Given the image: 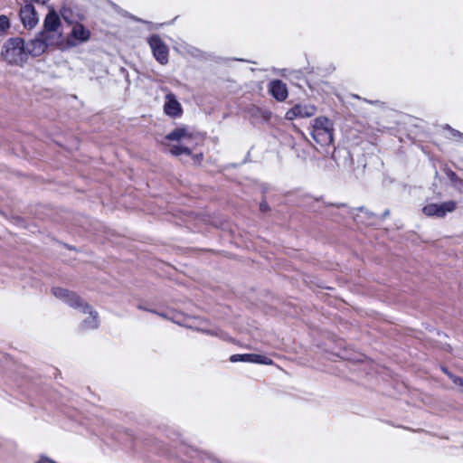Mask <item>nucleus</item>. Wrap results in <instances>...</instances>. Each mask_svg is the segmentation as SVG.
<instances>
[{
	"mask_svg": "<svg viewBox=\"0 0 463 463\" xmlns=\"http://www.w3.org/2000/svg\"><path fill=\"white\" fill-rule=\"evenodd\" d=\"M202 157V154L196 156V159L199 160Z\"/></svg>",
	"mask_w": 463,
	"mask_h": 463,
	"instance_id": "nucleus-24",
	"label": "nucleus"
},
{
	"mask_svg": "<svg viewBox=\"0 0 463 463\" xmlns=\"http://www.w3.org/2000/svg\"><path fill=\"white\" fill-rule=\"evenodd\" d=\"M444 372L446 373H448V375L452 379V381L454 382L455 384H458V385H462L463 384V380L461 378L451 375L445 369H444Z\"/></svg>",
	"mask_w": 463,
	"mask_h": 463,
	"instance_id": "nucleus-21",
	"label": "nucleus"
},
{
	"mask_svg": "<svg viewBox=\"0 0 463 463\" xmlns=\"http://www.w3.org/2000/svg\"><path fill=\"white\" fill-rule=\"evenodd\" d=\"M43 28L49 31L62 32L61 17L52 5L48 6V13L43 19Z\"/></svg>",
	"mask_w": 463,
	"mask_h": 463,
	"instance_id": "nucleus-13",
	"label": "nucleus"
},
{
	"mask_svg": "<svg viewBox=\"0 0 463 463\" xmlns=\"http://www.w3.org/2000/svg\"><path fill=\"white\" fill-rule=\"evenodd\" d=\"M165 138L171 143L168 144V151L173 156L190 155L199 146L203 137L188 127L175 128Z\"/></svg>",
	"mask_w": 463,
	"mask_h": 463,
	"instance_id": "nucleus-1",
	"label": "nucleus"
},
{
	"mask_svg": "<svg viewBox=\"0 0 463 463\" xmlns=\"http://www.w3.org/2000/svg\"><path fill=\"white\" fill-rule=\"evenodd\" d=\"M19 17L25 29L32 30L39 23V14L32 4H25L20 8Z\"/></svg>",
	"mask_w": 463,
	"mask_h": 463,
	"instance_id": "nucleus-7",
	"label": "nucleus"
},
{
	"mask_svg": "<svg viewBox=\"0 0 463 463\" xmlns=\"http://www.w3.org/2000/svg\"><path fill=\"white\" fill-rule=\"evenodd\" d=\"M230 361L232 363L244 362L266 365H270L273 364V361L269 356L260 354H237L232 355L230 357Z\"/></svg>",
	"mask_w": 463,
	"mask_h": 463,
	"instance_id": "nucleus-10",
	"label": "nucleus"
},
{
	"mask_svg": "<svg viewBox=\"0 0 463 463\" xmlns=\"http://www.w3.org/2000/svg\"><path fill=\"white\" fill-rule=\"evenodd\" d=\"M78 309H80L84 315H87L81 323L82 329L92 330L99 326L98 313L88 304L83 302Z\"/></svg>",
	"mask_w": 463,
	"mask_h": 463,
	"instance_id": "nucleus-12",
	"label": "nucleus"
},
{
	"mask_svg": "<svg viewBox=\"0 0 463 463\" xmlns=\"http://www.w3.org/2000/svg\"><path fill=\"white\" fill-rule=\"evenodd\" d=\"M147 43L155 59L162 65L168 62V47L158 35H152Z\"/></svg>",
	"mask_w": 463,
	"mask_h": 463,
	"instance_id": "nucleus-5",
	"label": "nucleus"
},
{
	"mask_svg": "<svg viewBox=\"0 0 463 463\" xmlns=\"http://www.w3.org/2000/svg\"><path fill=\"white\" fill-rule=\"evenodd\" d=\"M10 27V20L6 15H0V33L5 32Z\"/></svg>",
	"mask_w": 463,
	"mask_h": 463,
	"instance_id": "nucleus-18",
	"label": "nucleus"
},
{
	"mask_svg": "<svg viewBox=\"0 0 463 463\" xmlns=\"http://www.w3.org/2000/svg\"><path fill=\"white\" fill-rule=\"evenodd\" d=\"M456 209V203L453 201L444 202L442 203H429L422 208L426 216L442 218L448 213H452Z\"/></svg>",
	"mask_w": 463,
	"mask_h": 463,
	"instance_id": "nucleus-6",
	"label": "nucleus"
},
{
	"mask_svg": "<svg viewBox=\"0 0 463 463\" xmlns=\"http://www.w3.org/2000/svg\"><path fill=\"white\" fill-rule=\"evenodd\" d=\"M24 2H34L38 5H46L50 0H24Z\"/></svg>",
	"mask_w": 463,
	"mask_h": 463,
	"instance_id": "nucleus-23",
	"label": "nucleus"
},
{
	"mask_svg": "<svg viewBox=\"0 0 463 463\" xmlns=\"http://www.w3.org/2000/svg\"><path fill=\"white\" fill-rule=\"evenodd\" d=\"M312 137L321 146L333 142V123L326 117H318L313 121Z\"/></svg>",
	"mask_w": 463,
	"mask_h": 463,
	"instance_id": "nucleus-3",
	"label": "nucleus"
},
{
	"mask_svg": "<svg viewBox=\"0 0 463 463\" xmlns=\"http://www.w3.org/2000/svg\"><path fill=\"white\" fill-rule=\"evenodd\" d=\"M451 136L455 137H463V134L456 129L449 128Z\"/></svg>",
	"mask_w": 463,
	"mask_h": 463,
	"instance_id": "nucleus-22",
	"label": "nucleus"
},
{
	"mask_svg": "<svg viewBox=\"0 0 463 463\" xmlns=\"http://www.w3.org/2000/svg\"><path fill=\"white\" fill-rule=\"evenodd\" d=\"M39 34L49 47H55L62 51L65 50V37L63 36V32L49 31L42 28Z\"/></svg>",
	"mask_w": 463,
	"mask_h": 463,
	"instance_id": "nucleus-9",
	"label": "nucleus"
},
{
	"mask_svg": "<svg viewBox=\"0 0 463 463\" xmlns=\"http://www.w3.org/2000/svg\"><path fill=\"white\" fill-rule=\"evenodd\" d=\"M48 48H49V46L44 42V40L41 37L39 33L36 34V36L33 39L30 40L25 44V51L27 52V56L28 55H32L34 57L40 56L43 53H44Z\"/></svg>",
	"mask_w": 463,
	"mask_h": 463,
	"instance_id": "nucleus-14",
	"label": "nucleus"
},
{
	"mask_svg": "<svg viewBox=\"0 0 463 463\" xmlns=\"http://www.w3.org/2000/svg\"><path fill=\"white\" fill-rule=\"evenodd\" d=\"M1 56L9 64L22 66L28 58L24 41L19 37L10 38L4 43Z\"/></svg>",
	"mask_w": 463,
	"mask_h": 463,
	"instance_id": "nucleus-2",
	"label": "nucleus"
},
{
	"mask_svg": "<svg viewBox=\"0 0 463 463\" xmlns=\"http://www.w3.org/2000/svg\"><path fill=\"white\" fill-rule=\"evenodd\" d=\"M269 90L271 95L279 101H283L288 97L287 86L281 80H273L269 85Z\"/></svg>",
	"mask_w": 463,
	"mask_h": 463,
	"instance_id": "nucleus-16",
	"label": "nucleus"
},
{
	"mask_svg": "<svg viewBox=\"0 0 463 463\" xmlns=\"http://www.w3.org/2000/svg\"><path fill=\"white\" fill-rule=\"evenodd\" d=\"M187 326L194 327L197 331L203 332L204 334H207V335H210L213 336H217L222 339L226 338V334L223 331H222L221 329H219L217 327L205 326L202 325V322H200V324H198V325L190 324V325H187Z\"/></svg>",
	"mask_w": 463,
	"mask_h": 463,
	"instance_id": "nucleus-17",
	"label": "nucleus"
},
{
	"mask_svg": "<svg viewBox=\"0 0 463 463\" xmlns=\"http://www.w3.org/2000/svg\"><path fill=\"white\" fill-rule=\"evenodd\" d=\"M71 32L65 38V50L77 47L90 39V31L79 22L71 23Z\"/></svg>",
	"mask_w": 463,
	"mask_h": 463,
	"instance_id": "nucleus-4",
	"label": "nucleus"
},
{
	"mask_svg": "<svg viewBox=\"0 0 463 463\" xmlns=\"http://www.w3.org/2000/svg\"><path fill=\"white\" fill-rule=\"evenodd\" d=\"M35 463H58L56 462L54 459H52V458L46 456V455H40L37 458V460L35 461Z\"/></svg>",
	"mask_w": 463,
	"mask_h": 463,
	"instance_id": "nucleus-19",
	"label": "nucleus"
},
{
	"mask_svg": "<svg viewBox=\"0 0 463 463\" xmlns=\"http://www.w3.org/2000/svg\"><path fill=\"white\" fill-rule=\"evenodd\" d=\"M53 296L69 305L71 307L78 308L83 303V300L74 292L62 288H53L52 289Z\"/></svg>",
	"mask_w": 463,
	"mask_h": 463,
	"instance_id": "nucleus-8",
	"label": "nucleus"
},
{
	"mask_svg": "<svg viewBox=\"0 0 463 463\" xmlns=\"http://www.w3.org/2000/svg\"><path fill=\"white\" fill-rule=\"evenodd\" d=\"M317 109L309 104H298L287 111L285 118L293 120L297 118H309L315 115Z\"/></svg>",
	"mask_w": 463,
	"mask_h": 463,
	"instance_id": "nucleus-11",
	"label": "nucleus"
},
{
	"mask_svg": "<svg viewBox=\"0 0 463 463\" xmlns=\"http://www.w3.org/2000/svg\"><path fill=\"white\" fill-rule=\"evenodd\" d=\"M319 88L321 89V90L326 94H329L333 91V88L332 86L328 83V82H322L321 84H319Z\"/></svg>",
	"mask_w": 463,
	"mask_h": 463,
	"instance_id": "nucleus-20",
	"label": "nucleus"
},
{
	"mask_svg": "<svg viewBox=\"0 0 463 463\" xmlns=\"http://www.w3.org/2000/svg\"><path fill=\"white\" fill-rule=\"evenodd\" d=\"M164 111L167 116L177 118L182 115L183 109L180 102L173 93H168L165 96L164 105Z\"/></svg>",
	"mask_w": 463,
	"mask_h": 463,
	"instance_id": "nucleus-15",
	"label": "nucleus"
}]
</instances>
